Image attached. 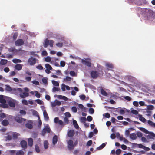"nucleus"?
<instances>
[{
	"label": "nucleus",
	"mask_w": 155,
	"mask_h": 155,
	"mask_svg": "<svg viewBox=\"0 0 155 155\" xmlns=\"http://www.w3.org/2000/svg\"><path fill=\"white\" fill-rule=\"evenodd\" d=\"M45 67L46 69L45 70V72L48 74L50 73V70L52 69V68L50 65L48 64H45Z\"/></svg>",
	"instance_id": "39448f33"
},
{
	"label": "nucleus",
	"mask_w": 155,
	"mask_h": 155,
	"mask_svg": "<svg viewBox=\"0 0 155 155\" xmlns=\"http://www.w3.org/2000/svg\"><path fill=\"white\" fill-rule=\"evenodd\" d=\"M87 119L85 117H81L80 118V121L82 123H84V124H85V122L86 121Z\"/></svg>",
	"instance_id": "e433bc0d"
},
{
	"label": "nucleus",
	"mask_w": 155,
	"mask_h": 155,
	"mask_svg": "<svg viewBox=\"0 0 155 155\" xmlns=\"http://www.w3.org/2000/svg\"><path fill=\"white\" fill-rule=\"evenodd\" d=\"M148 124L150 126L155 127V123H153L151 120H148L147 121Z\"/></svg>",
	"instance_id": "a878e982"
},
{
	"label": "nucleus",
	"mask_w": 155,
	"mask_h": 155,
	"mask_svg": "<svg viewBox=\"0 0 155 155\" xmlns=\"http://www.w3.org/2000/svg\"><path fill=\"white\" fill-rule=\"evenodd\" d=\"M147 109L149 110H152L154 108V107L152 105H148L147 106Z\"/></svg>",
	"instance_id": "c756f323"
},
{
	"label": "nucleus",
	"mask_w": 155,
	"mask_h": 155,
	"mask_svg": "<svg viewBox=\"0 0 155 155\" xmlns=\"http://www.w3.org/2000/svg\"><path fill=\"white\" fill-rule=\"evenodd\" d=\"M59 90V88L56 87H54L52 88V91L53 92H54L56 91H58Z\"/></svg>",
	"instance_id": "c03bdc74"
},
{
	"label": "nucleus",
	"mask_w": 155,
	"mask_h": 155,
	"mask_svg": "<svg viewBox=\"0 0 155 155\" xmlns=\"http://www.w3.org/2000/svg\"><path fill=\"white\" fill-rule=\"evenodd\" d=\"M61 89L63 91H65L66 89L67 90H69L70 89V88L69 86L67 85H66L64 84H61Z\"/></svg>",
	"instance_id": "423d86ee"
},
{
	"label": "nucleus",
	"mask_w": 155,
	"mask_h": 155,
	"mask_svg": "<svg viewBox=\"0 0 155 155\" xmlns=\"http://www.w3.org/2000/svg\"><path fill=\"white\" fill-rule=\"evenodd\" d=\"M74 134V132L73 130H70L68 131L67 134L69 137L73 136Z\"/></svg>",
	"instance_id": "f3484780"
},
{
	"label": "nucleus",
	"mask_w": 155,
	"mask_h": 155,
	"mask_svg": "<svg viewBox=\"0 0 155 155\" xmlns=\"http://www.w3.org/2000/svg\"><path fill=\"white\" fill-rule=\"evenodd\" d=\"M22 102L23 104L25 105H28V101L26 100H23L22 101Z\"/></svg>",
	"instance_id": "338daca9"
},
{
	"label": "nucleus",
	"mask_w": 155,
	"mask_h": 155,
	"mask_svg": "<svg viewBox=\"0 0 155 155\" xmlns=\"http://www.w3.org/2000/svg\"><path fill=\"white\" fill-rule=\"evenodd\" d=\"M31 111L33 115L36 116L38 115V113L37 111L33 110H32Z\"/></svg>",
	"instance_id": "69168bd1"
},
{
	"label": "nucleus",
	"mask_w": 155,
	"mask_h": 155,
	"mask_svg": "<svg viewBox=\"0 0 155 155\" xmlns=\"http://www.w3.org/2000/svg\"><path fill=\"white\" fill-rule=\"evenodd\" d=\"M148 134H149L147 137L148 139H153L155 137V134L154 133L149 132Z\"/></svg>",
	"instance_id": "f8f14e48"
},
{
	"label": "nucleus",
	"mask_w": 155,
	"mask_h": 155,
	"mask_svg": "<svg viewBox=\"0 0 155 155\" xmlns=\"http://www.w3.org/2000/svg\"><path fill=\"white\" fill-rule=\"evenodd\" d=\"M35 149L37 153H39L40 151L39 147L38 145H36L35 147Z\"/></svg>",
	"instance_id": "a19ab883"
},
{
	"label": "nucleus",
	"mask_w": 155,
	"mask_h": 155,
	"mask_svg": "<svg viewBox=\"0 0 155 155\" xmlns=\"http://www.w3.org/2000/svg\"><path fill=\"white\" fill-rule=\"evenodd\" d=\"M35 101L38 104L41 105L43 104V102L41 100L39 99H37L35 100Z\"/></svg>",
	"instance_id": "ea45409f"
},
{
	"label": "nucleus",
	"mask_w": 155,
	"mask_h": 155,
	"mask_svg": "<svg viewBox=\"0 0 155 155\" xmlns=\"http://www.w3.org/2000/svg\"><path fill=\"white\" fill-rule=\"evenodd\" d=\"M29 95L28 93L27 92H24L23 94H20V97L22 98H25Z\"/></svg>",
	"instance_id": "2f4dec72"
},
{
	"label": "nucleus",
	"mask_w": 155,
	"mask_h": 155,
	"mask_svg": "<svg viewBox=\"0 0 155 155\" xmlns=\"http://www.w3.org/2000/svg\"><path fill=\"white\" fill-rule=\"evenodd\" d=\"M118 110L119 111L120 114L123 115L125 113V111L124 109H120V110L118 109Z\"/></svg>",
	"instance_id": "052dcab7"
},
{
	"label": "nucleus",
	"mask_w": 155,
	"mask_h": 155,
	"mask_svg": "<svg viewBox=\"0 0 155 155\" xmlns=\"http://www.w3.org/2000/svg\"><path fill=\"white\" fill-rule=\"evenodd\" d=\"M28 145L30 147L32 146L33 144V140L31 138H29L28 140Z\"/></svg>",
	"instance_id": "bb28decb"
},
{
	"label": "nucleus",
	"mask_w": 155,
	"mask_h": 155,
	"mask_svg": "<svg viewBox=\"0 0 155 155\" xmlns=\"http://www.w3.org/2000/svg\"><path fill=\"white\" fill-rule=\"evenodd\" d=\"M105 66L108 69L112 68H113V65L109 63H106Z\"/></svg>",
	"instance_id": "393cba45"
},
{
	"label": "nucleus",
	"mask_w": 155,
	"mask_h": 155,
	"mask_svg": "<svg viewBox=\"0 0 155 155\" xmlns=\"http://www.w3.org/2000/svg\"><path fill=\"white\" fill-rule=\"evenodd\" d=\"M61 102L56 100H55L54 102L51 103V105L53 107H54L56 105L59 106L61 105Z\"/></svg>",
	"instance_id": "6e6552de"
},
{
	"label": "nucleus",
	"mask_w": 155,
	"mask_h": 155,
	"mask_svg": "<svg viewBox=\"0 0 155 155\" xmlns=\"http://www.w3.org/2000/svg\"><path fill=\"white\" fill-rule=\"evenodd\" d=\"M26 120V119L22 118H20V123H21L22 124H25V122Z\"/></svg>",
	"instance_id": "a18cd8bd"
},
{
	"label": "nucleus",
	"mask_w": 155,
	"mask_h": 155,
	"mask_svg": "<svg viewBox=\"0 0 155 155\" xmlns=\"http://www.w3.org/2000/svg\"><path fill=\"white\" fill-rule=\"evenodd\" d=\"M60 64L61 66L64 67L65 65V62L64 61H61Z\"/></svg>",
	"instance_id": "603ef678"
},
{
	"label": "nucleus",
	"mask_w": 155,
	"mask_h": 155,
	"mask_svg": "<svg viewBox=\"0 0 155 155\" xmlns=\"http://www.w3.org/2000/svg\"><path fill=\"white\" fill-rule=\"evenodd\" d=\"M78 107L80 109H82L83 110H85V108L84 107L83 105L81 104H79L78 105Z\"/></svg>",
	"instance_id": "0e129e2a"
},
{
	"label": "nucleus",
	"mask_w": 155,
	"mask_h": 155,
	"mask_svg": "<svg viewBox=\"0 0 155 155\" xmlns=\"http://www.w3.org/2000/svg\"><path fill=\"white\" fill-rule=\"evenodd\" d=\"M45 61L46 62H50L51 61V58L49 56L44 58Z\"/></svg>",
	"instance_id": "473e14b6"
},
{
	"label": "nucleus",
	"mask_w": 155,
	"mask_h": 155,
	"mask_svg": "<svg viewBox=\"0 0 155 155\" xmlns=\"http://www.w3.org/2000/svg\"><path fill=\"white\" fill-rule=\"evenodd\" d=\"M35 94L36 97L38 98H39L40 97V94H39L37 91H35Z\"/></svg>",
	"instance_id": "09e8293b"
},
{
	"label": "nucleus",
	"mask_w": 155,
	"mask_h": 155,
	"mask_svg": "<svg viewBox=\"0 0 155 155\" xmlns=\"http://www.w3.org/2000/svg\"><path fill=\"white\" fill-rule=\"evenodd\" d=\"M25 126L28 128L31 129L32 128V122L31 120H29L25 124Z\"/></svg>",
	"instance_id": "9b49d317"
},
{
	"label": "nucleus",
	"mask_w": 155,
	"mask_h": 155,
	"mask_svg": "<svg viewBox=\"0 0 155 155\" xmlns=\"http://www.w3.org/2000/svg\"><path fill=\"white\" fill-rule=\"evenodd\" d=\"M12 61H13L14 63H17L18 62H19V59H13Z\"/></svg>",
	"instance_id": "4d7b16f0"
},
{
	"label": "nucleus",
	"mask_w": 155,
	"mask_h": 155,
	"mask_svg": "<svg viewBox=\"0 0 155 155\" xmlns=\"http://www.w3.org/2000/svg\"><path fill=\"white\" fill-rule=\"evenodd\" d=\"M18 134L17 133H13L12 134V137L14 139H15L17 138L18 135Z\"/></svg>",
	"instance_id": "58836bf2"
},
{
	"label": "nucleus",
	"mask_w": 155,
	"mask_h": 155,
	"mask_svg": "<svg viewBox=\"0 0 155 155\" xmlns=\"http://www.w3.org/2000/svg\"><path fill=\"white\" fill-rule=\"evenodd\" d=\"M143 12H144V14L147 15H148L151 12V10L148 9H144L143 10Z\"/></svg>",
	"instance_id": "4468645a"
},
{
	"label": "nucleus",
	"mask_w": 155,
	"mask_h": 155,
	"mask_svg": "<svg viewBox=\"0 0 155 155\" xmlns=\"http://www.w3.org/2000/svg\"><path fill=\"white\" fill-rule=\"evenodd\" d=\"M68 147L69 149H72L73 148L74 145L73 144V141L70 140L68 141Z\"/></svg>",
	"instance_id": "0eeeda50"
},
{
	"label": "nucleus",
	"mask_w": 155,
	"mask_h": 155,
	"mask_svg": "<svg viewBox=\"0 0 155 155\" xmlns=\"http://www.w3.org/2000/svg\"><path fill=\"white\" fill-rule=\"evenodd\" d=\"M12 57V55L9 54H7L6 55V58H10Z\"/></svg>",
	"instance_id": "bf43d9fd"
},
{
	"label": "nucleus",
	"mask_w": 155,
	"mask_h": 155,
	"mask_svg": "<svg viewBox=\"0 0 155 155\" xmlns=\"http://www.w3.org/2000/svg\"><path fill=\"white\" fill-rule=\"evenodd\" d=\"M54 41L52 40H49L48 39H45L43 42V46L45 48H47L49 45L50 47H53Z\"/></svg>",
	"instance_id": "f257e3e1"
},
{
	"label": "nucleus",
	"mask_w": 155,
	"mask_h": 155,
	"mask_svg": "<svg viewBox=\"0 0 155 155\" xmlns=\"http://www.w3.org/2000/svg\"><path fill=\"white\" fill-rule=\"evenodd\" d=\"M73 125H74V127L76 128L77 129L79 127V126L78 125V123H77V122L75 120H73Z\"/></svg>",
	"instance_id": "f704fd0d"
},
{
	"label": "nucleus",
	"mask_w": 155,
	"mask_h": 155,
	"mask_svg": "<svg viewBox=\"0 0 155 155\" xmlns=\"http://www.w3.org/2000/svg\"><path fill=\"white\" fill-rule=\"evenodd\" d=\"M40 107L42 110L44 117L45 120L46 121L48 120L49 119V118L48 114L46 111L45 107L44 106H41Z\"/></svg>",
	"instance_id": "f03ea898"
},
{
	"label": "nucleus",
	"mask_w": 155,
	"mask_h": 155,
	"mask_svg": "<svg viewBox=\"0 0 155 155\" xmlns=\"http://www.w3.org/2000/svg\"><path fill=\"white\" fill-rule=\"evenodd\" d=\"M139 129L141 130V131L147 134H148L149 133V132L146 129L143 128V127H140L139 128Z\"/></svg>",
	"instance_id": "c85d7f7f"
},
{
	"label": "nucleus",
	"mask_w": 155,
	"mask_h": 155,
	"mask_svg": "<svg viewBox=\"0 0 155 155\" xmlns=\"http://www.w3.org/2000/svg\"><path fill=\"white\" fill-rule=\"evenodd\" d=\"M63 45V42H59L56 44V46L59 48H61L62 47Z\"/></svg>",
	"instance_id": "4c0bfd02"
},
{
	"label": "nucleus",
	"mask_w": 155,
	"mask_h": 155,
	"mask_svg": "<svg viewBox=\"0 0 155 155\" xmlns=\"http://www.w3.org/2000/svg\"><path fill=\"white\" fill-rule=\"evenodd\" d=\"M48 141L46 140L44 142V148L47 149L48 148Z\"/></svg>",
	"instance_id": "72a5a7b5"
},
{
	"label": "nucleus",
	"mask_w": 155,
	"mask_h": 155,
	"mask_svg": "<svg viewBox=\"0 0 155 155\" xmlns=\"http://www.w3.org/2000/svg\"><path fill=\"white\" fill-rule=\"evenodd\" d=\"M19 92V88L17 89L12 88L11 91L12 93L17 94Z\"/></svg>",
	"instance_id": "dca6fc26"
},
{
	"label": "nucleus",
	"mask_w": 155,
	"mask_h": 155,
	"mask_svg": "<svg viewBox=\"0 0 155 155\" xmlns=\"http://www.w3.org/2000/svg\"><path fill=\"white\" fill-rule=\"evenodd\" d=\"M6 117L5 114L4 113H1L0 114V118H3Z\"/></svg>",
	"instance_id": "3c124183"
},
{
	"label": "nucleus",
	"mask_w": 155,
	"mask_h": 155,
	"mask_svg": "<svg viewBox=\"0 0 155 155\" xmlns=\"http://www.w3.org/2000/svg\"><path fill=\"white\" fill-rule=\"evenodd\" d=\"M8 101V103L9 105L11 107H14L15 106V104L13 101V99H10Z\"/></svg>",
	"instance_id": "9d476101"
},
{
	"label": "nucleus",
	"mask_w": 155,
	"mask_h": 155,
	"mask_svg": "<svg viewBox=\"0 0 155 155\" xmlns=\"http://www.w3.org/2000/svg\"><path fill=\"white\" fill-rule=\"evenodd\" d=\"M2 124L3 125L6 126L8 125L9 122L6 120H4L2 121Z\"/></svg>",
	"instance_id": "b1692460"
},
{
	"label": "nucleus",
	"mask_w": 155,
	"mask_h": 155,
	"mask_svg": "<svg viewBox=\"0 0 155 155\" xmlns=\"http://www.w3.org/2000/svg\"><path fill=\"white\" fill-rule=\"evenodd\" d=\"M105 146V144L104 143H103L99 147H98L97 148V150H100L104 148Z\"/></svg>",
	"instance_id": "de8ad7c7"
},
{
	"label": "nucleus",
	"mask_w": 155,
	"mask_h": 155,
	"mask_svg": "<svg viewBox=\"0 0 155 155\" xmlns=\"http://www.w3.org/2000/svg\"><path fill=\"white\" fill-rule=\"evenodd\" d=\"M130 138L133 140H135L137 138L136 135L134 133H132L130 134Z\"/></svg>",
	"instance_id": "cd10ccee"
},
{
	"label": "nucleus",
	"mask_w": 155,
	"mask_h": 155,
	"mask_svg": "<svg viewBox=\"0 0 155 155\" xmlns=\"http://www.w3.org/2000/svg\"><path fill=\"white\" fill-rule=\"evenodd\" d=\"M50 131L51 130L49 126L48 125H47L45 126L44 128L43 129L42 133L43 135H44L46 131L48 133H49Z\"/></svg>",
	"instance_id": "1a4fd4ad"
},
{
	"label": "nucleus",
	"mask_w": 155,
	"mask_h": 155,
	"mask_svg": "<svg viewBox=\"0 0 155 155\" xmlns=\"http://www.w3.org/2000/svg\"><path fill=\"white\" fill-rule=\"evenodd\" d=\"M32 83L36 85H38L39 84V82L36 80L33 81Z\"/></svg>",
	"instance_id": "8fccbe9b"
},
{
	"label": "nucleus",
	"mask_w": 155,
	"mask_h": 155,
	"mask_svg": "<svg viewBox=\"0 0 155 155\" xmlns=\"http://www.w3.org/2000/svg\"><path fill=\"white\" fill-rule=\"evenodd\" d=\"M15 120L17 122L19 123V115H18L15 118Z\"/></svg>",
	"instance_id": "49530a36"
},
{
	"label": "nucleus",
	"mask_w": 155,
	"mask_h": 155,
	"mask_svg": "<svg viewBox=\"0 0 155 155\" xmlns=\"http://www.w3.org/2000/svg\"><path fill=\"white\" fill-rule=\"evenodd\" d=\"M54 122L55 123H58L60 125H62L63 124V121L61 120H59V118L56 117L54 118Z\"/></svg>",
	"instance_id": "ddd939ff"
},
{
	"label": "nucleus",
	"mask_w": 155,
	"mask_h": 155,
	"mask_svg": "<svg viewBox=\"0 0 155 155\" xmlns=\"http://www.w3.org/2000/svg\"><path fill=\"white\" fill-rule=\"evenodd\" d=\"M0 103L2 104L6 103V101L3 98L2 95H0Z\"/></svg>",
	"instance_id": "aec40b11"
},
{
	"label": "nucleus",
	"mask_w": 155,
	"mask_h": 155,
	"mask_svg": "<svg viewBox=\"0 0 155 155\" xmlns=\"http://www.w3.org/2000/svg\"><path fill=\"white\" fill-rule=\"evenodd\" d=\"M136 147H138L140 148L143 149L144 146L142 144H136Z\"/></svg>",
	"instance_id": "680f3d73"
},
{
	"label": "nucleus",
	"mask_w": 155,
	"mask_h": 155,
	"mask_svg": "<svg viewBox=\"0 0 155 155\" xmlns=\"http://www.w3.org/2000/svg\"><path fill=\"white\" fill-rule=\"evenodd\" d=\"M131 112H132V113L135 114V115H137L138 114V112L135 110H134L132 108L131 109Z\"/></svg>",
	"instance_id": "79ce46f5"
},
{
	"label": "nucleus",
	"mask_w": 155,
	"mask_h": 155,
	"mask_svg": "<svg viewBox=\"0 0 155 155\" xmlns=\"http://www.w3.org/2000/svg\"><path fill=\"white\" fill-rule=\"evenodd\" d=\"M7 60L5 59H2L0 62V64L1 65H5L7 63Z\"/></svg>",
	"instance_id": "4be33fe9"
},
{
	"label": "nucleus",
	"mask_w": 155,
	"mask_h": 155,
	"mask_svg": "<svg viewBox=\"0 0 155 155\" xmlns=\"http://www.w3.org/2000/svg\"><path fill=\"white\" fill-rule=\"evenodd\" d=\"M51 82L54 86L56 87H58L59 86V83L58 81L52 80L51 81Z\"/></svg>",
	"instance_id": "7c9ffc66"
},
{
	"label": "nucleus",
	"mask_w": 155,
	"mask_h": 155,
	"mask_svg": "<svg viewBox=\"0 0 155 155\" xmlns=\"http://www.w3.org/2000/svg\"><path fill=\"white\" fill-rule=\"evenodd\" d=\"M82 62L84 64H85L88 67H91V61L90 59H82Z\"/></svg>",
	"instance_id": "7ed1b4c3"
},
{
	"label": "nucleus",
	"mask_w": 155,
	"mask_h": 155,
	"mask_svg": "<svg viewBox=\"0 0 155 155\" xmlns=\"http://www.w3.org/2000/svg\"><path fill=\"white\" fill-rule=\"evenodd\" d=\"M64 114L66 117H71V115L68 112L65 113Z\"/></svg>",
	"instance_id": "13d9d810"
},
{
	"label": "nucleus",
	"mask_w": 155,
	"mask_h": 155,
	"mask_svg": "<svg viewBox=\"0 0 155 155\" xmlns=\"http://www.w3.org/2000/svg\"><path fill=\"white\" fill-rule=\"evenodd\" d=\"M101 94L104 96H106L107 95V93L103 89L101 90Z\"/></svg>",
	"instance_id": "5fc2aeb1"
},
{
	"label": "nucleus",
	"mask_w": 155,
	"mask_h": 155,
	"mask_svg": "<svg viewBox=\"0 0 155 155\" xmlns=\"http://www.w3.org/2000/svg\"><path fill=\"white\" fill-rule=\"evenodd\" d=\"M71 78L69 77H67L65 78L64 79V81L65 82L66 81H69L71 80Z\"/></svg>",
	"instance_id": "864d4df0"
},
{
	"label": "nucleus",
	"mask_w": 155,
	"mask_h": 155,
	"mask_svg": "<svg viewBox=\"0 0 155 155\" xmlns=\"http://www.w3.org/2000/svg\"><path fill=\"white\" fill-rule=\"evenodd\" d=\"M139 120L142 122L143 123H145L146 122V119L143 117L142 116V115H140L139 116Z\"/></svg>",
	"instance_id": "c9c22d12"
},
{
	"label": "nucleus",
	"mask_w": 155,
	"mask_h": 155,
	"mask_svg": "<svg viewBox=\"0 0 155 155\" xmlns=\"http://www.w3.org/2000/svg\"><path fill=\"white\" fill-rule=\"evenodd\" d=\"M137 135L138 137H142L143 135L141 132H138L137 133Z\"/></svg>",
	"instance_id": "6e6d98bb"
},
{
	"label": "nucleus",
	"mask_w": 155,
	"mask_h": 155,
	"mask_svg": "<svg viewBox=\"0 0 155 155\" xmlns=\"http://www.w3.org/2000/svg\"><path fill=\"white\" fill-rule=\"evenodd\" d=\"M71 110L73 112L75 113L77 111V109L75 107H72L71 108Z\"/></svg>",
	"instance_id": "e2e57ef3"
},
{
	"label": "nucleus",
	"mask_w": 155,
	"mask_h": 155,
	"mask_svg": "<svg viewBox=\"0 0 155 155\" xmlns=\"http://www.w3.org/2000/svg\"><path fill=\"white\" fill-rule=\"evenodd\" d=\"M48 79L46 78H44L42 79V81L45 84H47Z\"/></svg>",
	"instance_id": "37998d69"
},
{
	"label": "nucleus",
	"mask_w": 155,
	"mask_h": 155,
	"mask_svg": "<svg viewBox=\"0 0 155 155\" xmlns=\"http://www.w3.org/2000/svg\"><path fill=\"white\" fill-rule=\"evenodd\" d=\"M91 75L93 78H95L98 76V74L96 71H94L91 72Z\"/></svg>",
	"instance_id": "2eb2a0df"
},
{
	"label": "nucleus",
	"mask_w": 155,
	"mask_h": 155,
	"mask_svg": "<svg viewBox=\"0 0 155 155\" xmlns=\"http://www.w3.org/2000/svg\"><path fill=\"white\" fill-rule=\"evenodd\" d=\"M5 86L6 87L5 89L6 91L11 92L12 88L10 86L8 85H6Z\"/></svg>",
	"instance_id": "5701e85b"
},
{
	"label": "nucleus",
	"mask_w": 155,
	"mask_h": 155,
	"mask_svg": "<svg viewBox=\"0 0 155 155\" xmlns=\"http://www.w3.org/2000/svg\"><path fill=\"white\" fill-rule=\"evenodd\" d=\"M21 147L24 149H25L27 147V143L25 141H22L21 142Z\"/></svg>",
	"instance_id": "a211bd4d"
},
{
	"label": "nucleus",
	"mask_w": 155,
	"mask_h": 155,
	"mask_svg": "<svg viewBox=\"0 0 155 155\" xmlns=\"http://www.w3.org/2000/svg\"><path fill=\"white\" fill-rule=\"evenodd\" d=\"M58 141V137L57 136H54L52 139V144L53 145H55Z\"/></svg>",
	"instance_id": "6ab92c4d"
},
{
	"label": "nucleus",
	"mask_w": 155,
	"mask_h": 155,
	"mask_svg": "<svg viewBox=\"0 0 155 155\" xmlns=\"http://www.w3.org/2000/svg\"><path fill=\"white\" fill-rule=\"evenodd\" d=\"M28 62L29 65H32L36 63V59L32 57H31L28 59Z\"/></svg>",
	"instance_id": "20e7f679"
},
{
	"label": "nucleus",
	"mask_w": 155,
	"mask_h": 155,
	"mask_svg": "<svg viewBox=\"0 0 155 155\" xmlns=\"http://www.w3.org/2000/svg\"><path fill=\"white\" fill-rule=\"evenodd\" d=\"M10 71V69L8 67H5L4 69V71L5 72H8Z\"/></svg>",
	"instance_id": "774afa93"
},
{
	"label": "nucleus",
	"mask_w": 155,
	"mask_h": 155,
	"mask_svg": "<svg viewBox=\"0 0 155 155\" xmlns=\"http://www.w3.org/2000/svg\"><path fill=\"white\" fill-rule=\"evenodd\" d=\"M57 97L58 98L60 99H63L65 101H67L68 100V98L64 96L59 95L57 96Z\"/></svg>",
	"instance_id": "412c9836"
}]
</instances>
